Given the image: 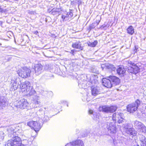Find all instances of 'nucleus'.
<instances>
[{"mask_svg": "<svg viewBox=\"0 0 146 146\" xmlns=\"http://www.w3.org/2000/svg\"><path fill=\"white\" fill-rule=\"evenodd\" d=\"M31 70L26 67H24L19 69L17 71V74L19 76L24 78H26L30 76Z\"/></svg>", "mask_w": 146, "mask_h": 146, "instance_id": "1", "label": "nucleus"}, {"mask_svg": "<svg viewBox=\"0 0 146 146\" xmlns=\"http://www.w3.org/2000/svg\"><path fill=\"white\" fill-rule=\"evenodd\" d=\"M141 103L140 100L137 99L135 102L129 104L127 107V111L130 113H133L138 109Z\"/></svg>", "mask_w": 146, "mask_h": 146, "instance_id": "2", "label": "nucleus"}, {"mask_svg": "<svg viewBox=\"0 0 146 146\" xmlns=\"http://www.w3.org/2000/svg\"><path fill=\"white\" fill-rule=\"evenodd\" d=\"M123 114L121 113H115L113 115L112 119L114 123L117 121L118 123H122L123 121Z\"/></svg>", "mask_w": 146, "mask_h": 146, "instance_id": "3", "label": "nucleus"}, {"mask_svg": "<svg viewBox=\"0 0 146 146\" xmlns=\"http://www.w3.org/2000/svg\"><path fill=\"white\" fill-rule=\"evenodd\" d=\"M8 144H9L11 146H21V141L20 138L17 136H15L13 137L11 140L8 141Z\"/></svg>", "mask_w": 146, "mask_h": 146, "instance_id": "4", "label": "nucleus"}, {"mask_svg": "<svg viewBox=\"0 0 146 146\" xmlns=\"http://www.w3.org/2000/svg\"><path fill=\"white\" fill-rule=\"evenodd\" d=\"M19 82H20V81L19 78L16 77L13 78L11 82L10 90L14 91L16 90L18 87Z\"/></svg>", "mask_w": 146, "mask_h": 146, "instance_id": "5", "label": "nucleus"}, {"mask_svg": "<svg viewBox=\"0 0 146 146\" xmlns=\"http://www.w3.org/2000/svg\"><path fill=\"white\" fill-rule=\"evenodd\" d=\"M134 126L136 129L142 132H144L146 131V127L141 122L136 121L134 122Z\"/></svg>", "mask_w": 146, "mask_h": 146, "instance_id": "6", "label": "nucleus"}, {"mask_svg": "<svg viewBox=\"0 0 146 146\" xmlns=\"http://www.w3.org/2000/svg\"><path fill=\"white\" fill-rule=\"evenodd\" d=\"M28 105V103L27 100L24 99H22L18 102L16 106L17 108L24 109Z\"/></svg>", "mask_w": 146, "mask_h": 146, "instance_id": "7", "label": "nucleus"}, {"mask_svg": "<svg viewBox=\"0 0 146 146\" xmlns=\"http://www.w3.org/2000/svg\"><path fill=\"white\" fill-rule=\"evenodd\" d=\"M107 128L110 132L112 133H115L116 132V126L115 123H108Z\"/></svg>", "mask_w": 146, "mask_h": 146, "instance_id": "8", "label": "nucleus"}, {"mask_svg": "<svg viewBox=\"0 0 146 146\" xmlns=\"http://www.w3.org/2000/svg\"><path fill=\"white\" fill-rule=\"evenodd\" d=\"M36 93V92L33 88V87L30 86L24 92V94L25 95L29 97L35 94Z\"/></svg>", "mask_w": 146, "mask_h": 146, "instance_id": "9", "label": "nucleus"}, {"mask_svg": "<svg viewBox=\"0 0 146 146\" xmlns=\"http://www.w3.org/2000/svg\"><path fill=\"white\" fill-rule=\"evenodd\" d=\"M110 77L112 87L118 85L120 83V79L119 78L115 76H110Z\"/></svg>", "mask_w": 146, "mask_h": 146, "instance_id": "10", "label": "nucleus"}, {"mask_svg": "<svg viewBox=\"0 0 146 146\" xmlns=\"http://www.w3.org/2000/svg\"><path fill=\"white\" fill-rule=\"evenodd\" d=\"M111 81L110 80V77L108 78H104L102 80V83L103 85L107 88H111L112 87Z\"/></svg>", "mask_w": 146, "mask_h": 146, "instance_id": "11", "label": "nucleus"}, {"mask_svg": "<svg viewBox=\"0 0 146 146\" xmlns=\"http://www.w3.org/2000/svg\"><path fill=\"white\" fill-rule=\"evenodd\" d=\"M139 71V67L136 64H134L132 67H130L128 69V72L132 74H136Z\"/></svg>", "mask_w": 146, "mask_h": 146, "instance_id": "12", "label": "nucleus"}, {"mask_svg": "<svg viewBox=\"0 0 146 146\" xmlns=\"http://www.w3.org/2000/svg\"><path fill=\"white\" fill-rule=\"evenodd\" d=\"M43 67L42 65L40 63H38L35 65L34 70L36 75H38L41 73Z\"/></svg>", "mask_w": 146, "mask_h": 146, "instance_id": "13", "label": "nucleus"}, {"mask_svg": "<svg viewBox=\"0 0 146 146\" xmlns=\"http://www.w3.org/2000/svg\"><path fill=\"white\" fill-rule=\"evenodd\" d=\"M125 125L127 126L124 127L125 128L127 129L126 130V133L129 134L133 135V136H135L137 134V132L135 131L134 129L133 128H128V127L129 125L128 123H126Z\"/></svg>", "mask_w": 146, "mask_h": 146, "instance_id": "14", "label": "nucleus"}, {"mask_svg": "<svg viewBox=\"0 0 146 146\" xmlns=\"http://www.w3.org/2000/svg\"><path fill=\"white\" fill-rule=\"evenodd\" d=\"M20 88L21 90V91L24 92L26 89L31 86L30 82L28 81H26L21 84L20 85Z\"/></svg>", "mask_w": 146, "mask_h": 146, "instance_id": "15", "label": "nucleus"}, {"mask_svg": "<svg viewBox=\"0 0 146 146\" xmlns=\"http://www.w3.org/2000/svg\"><path fill=\"white\" fill-rule=\"evenodd\" d=\"M73 16V14L71 11H70L67 13L66 15H62V20L64 21H67L70 19Z\"/></svg>", "mask_w": 146, "mask_h": 146, "instance_id": "16", "label": "nucleus"}, {"mask_svg": "<svg viewBox=\"0 0 146 146\" xmlns=\"http://www.w3.org/2000/svg\"><path fill=\"white\" fill-rule=\"evenodd\" d=\"M80 142L81 143H83L81 140H78L70 142L69 143L67 144L65 146H80L79 143Z\"/></svg>", "mask_w": 146, "mask_h": 146, "instance_id": "17", "label": "nucleus"}, {"mask_svg": "<svg viewBox=\"0 0 146 146\" xmlns=\"http://www.w3.org/2000/svg\"><path fill=\"white\" fill-rule=\"evenodd\" d=\"M6 101L3 97L0 98V109H1L3 107H5L7 104Z\"/></svg>", "mask_w": 146, "mask_h": 146, "instance_id": "18", "label": "nucleus"}, {"mask_svg": "<svg viewBox=\"0 0 146 146\" xmlns=\"http://www.w3.org/2000/svg\"><path fill=\"white\" fill-rule=\"evenodd\" d=\"M117 73L119 75L124 74L125 72V69L123 66H120L117 70Z\"/></svg>", "mask_w": 146, "mask_h": 146, "instance_id": "19", "label": "nucleus"}, {"mask_svg": "<svg viewBox=\"0 0 146 146\" xmlns=\"http://www.w3.org/2000/svg\"><path fill=\"white\" fill-rule=\"evenodd\" d=\"M92 95L96 96L100 94V92L97 87L92 86L91 87Z\"/></svg>", "mask_w": 146, "mask_h": 146, "instance_id": "20", "label": "nucleus"}, {"mask_svg": "<svg viewBox=\"0 0 146 146\" xmlns=\"http://www.w3.org/2000/svg\"><path fill=\"white\" fill-rule=\"evenodd\" d=\"M99 109L100 111H102L107 113L109 112V107L107 106H100Z\"/></svg>", "mask_w": 146, "mask_h": 146, "instance_id": "21", "label": "nucleus"}, {"mask_svg": "<svg viewBox=\"0 0 146 146\" xmlns=\"http://www.w3.org/2000/svg\"><path fill=\"white\" fill-rule=\"evenodd\" d=\"M140 139L141 143V146H146V139L145 137L143 135L140 136Z\"/></svg>", "mask_w": 146, "mask_h": 146, "instance_id": "22", "label": "nucleus"}, {"mask_svg": "<svg viewBox=\"0 0 146 146\" xmlns=\"http://www.w3.org/2000/svg\"><path fill=\"white\" fill-rule=\"evenodd\" d=\"M127 31L128 33L132 35L134 32V29L132 26H130L127 29Z\"/></svg>", "mask_w": 146, "mask_h": 146, "instance_id": "23", "label": "nucleus"}, {"mask_svg": "<svg viewBox=\"0 0 146 146\" xmlns=\"http://www.w3.org/2000/svg\"><path fill=\"white\" fill-rule=\"evenodd\" d=\"M72 46L74 48H76L80 50H82L83 48L81 46L80 44H78L77 42L72 44Z\"/></svg>", "mask_w": 146, "mask_h": 146, "instance_id": "24", "label": "nucleus"}, {"mask_svg": "<svg viewBox=\"0 0 146 146\" xmlns=\"http://www.w3.org/2000/svg\"><path fill=\"white\" fill-rule=\"evenodd\" d=\"M106 68L108 69H111L112 70H114L115 68L114 66L109 64H107L105 66Z\"/></svg>", "mask_w": 146, "mask_h": 146, "instance_id": "25", "label": "nucleus"}, {"mask_svg": "<svg viewBox=\"0 0 146 146\" xmlns=\"http://www.w3.org/2000/svg\"><path fill=\"white\" fill-rule=\"evenodd\" d=\"M39 97L37 96H35L33 97V100L36 104H39L40 103V101L38 100H39Z\"/></svg>", "mask_w": 146, "mask_h": 146, "instance_id": "26", "label": "nucleus"}, {"mask_svg": "<svg viewBox=\"0 0 146 146\" xmlns=\"http://www.w3.org/2000/svg\"><path fill=\"white\" fill-rule=\"evenodd\" d=\"M33 128V129L36 132L38 131L40 129V124L37 123V125H35L34 127Z\"/></svg>", "mask_w": 146, "mask_h": 146, "instance_id": "27", "label": "nucleus"}, {"mask_svg": "<svg viewBox=\"0 0 146 146\" xmlns=\"http://www.w3.org/2000/svg\"><path fill=\"white\" fill-rule=\"evenodd\" d=\"M35 125H37V122L36 121H31L28 123V125L31 127L32 128L34 127Z\"/></svg>", "mask_w": 146, "mask_h": 146, "instance_id": "28", "label": "nucleus"}, {"mask_svg": "<svg viewBox=\"0 0 146 146\" xmlns=\"http://www.w3.org/2000/svg\"><path fill=\"white\" fill-rule=\"evenodd\" d=\"M98 43V41L97 40H95L93 42H89L88 43V46L91 47H94L96 46Z\"/></svg>", "mask_w": 146, "mask_h": 146, "instance_id": "29", "label": "nucleus"}, {"mask_svg": "<svg viewBox=\"0 0 146 146\" xmlns=\"http://www.w3.org/2000/svg\"><path fill=\"white\" fill-rule=\"evenodd\" d=\"M117 108L116 106L109 107V112H113L116 110Z\"/></svg>", "mask_w": 146, "mask_h": 146, "instance_id": "30", "label": "nucleus"}, {"mask_svg": "<svg viewBox=\"0 0 146 146\" xmlns=\"http://www.w3.org/2000/svg\"><path fill=\"white\" fill-rule=\"evenodd\" d=\"M7 131L8 132L9 135L11 134H13L14 133V129L12 127H9L7 129Z\"/></svg>", "mask_w": 146, "mask_h": 146, "instance_id": "31", "label": "nucleus"}, {"mask_svg": "<svg viewBox=\"0 0 146 146\" xmlns=\"http://www.w3.org/2000/svg\"><path fill=\"white\" fill-rule=\"evenodd\" d=\"M52 10H53V11H55V12H56V13H57L58 14L62 10L61 9L57 8H54Z\"/></svg>", "mask_w": 146, "mask_h": 146, "instance_id": "32", "label": "nucleus"}, {"mask_svg": "<svg viewBox=\"0 0 146 146\" xmlns=\"http://www.w3.org/2000/svg\"><path fill=\"white\" fill-rule=\"evenodd\" d=\"M95 27L94 25V24H92L90 25L88 28V30L89 31H90L91 29H93Z\"/></svg>", "mask_w": 146, "mask_h": 146, "instance_id": "33", "label": "nucleus"}, {"mask_svg": "<svg viewBox=\"0 0 146 146\" xmlns=\"http://www.w3.org/2000/svg\"><path fill=\"white\" fill-rule=\"evenodd\" d=\"M4 138V133L3 131H0V139L3 140Z\"/></svg>", "mask_w": 146, "mask_h": 146, "instance_id": "34", "label": "nucleus"}, {"mask_svg": "<svg viewBox=\"0 0 146 146\" xmlns=\"http://www.w3.org/2000/svg\"><path fill=\"white\" fill-rule=\"evenodd\" d=\"M142 107V110H143L144 111H146V104H143Z\"/></svg>", "mask_w": 146, "mask_h": 146, "instance_id": "35", "label": "nucleus"}, {"mask_svg": "<svg viewBox=\"0 0 146 146\" xmlns=\"http://www.w3.org/2000/svg\"><path fill=\"white\" fill-rule=\"evenodd\" d=\"M91 71L93 73H96L98 72V71L94 68L91 69Z\"/></svg>", "mask_w": 146, "mask_h": 146, "instance_id": "36", "label": "nucleus"}, {"mask_svg": "<svg viewBox=\"0 0 146 146\" xmlns=\"http://www.w3.org/2000/svg\"><path fill=\"white\" fill-rule=\"evenodd\" d=\"M128 64L129 65H130V67H132L134 64H135L133 62L131 61H129Z\"/></svg>", "mask_w": 146, "mask_h": 146, "instance_id": "37", "label": "nucleus"}, {"mask_svg": "<svg viewBox=\"0 0 146 146\" xmlns=\"http://www.w3.org/2000/svg\"><path fill=\"white\" fill-rule=\"evenodd\" d=\"M51 14L53 15L58 14L57 13H56V12H55V11H53L52 9V10Z\"/></svg>", "mask_w": 146, "mask_h": 146, "instance_id": "38", "label": "nucleus"}, {"mask_svg": "<svg viewBox=\"0 0 146 146\" xmlns=\"http://www.w3.org/2000/svg\"><path fill=\"white\" fill-rule=\"evenodd\" d=\"M88 112L90 114H92L93 112V110H89Z\"/></svg>", "mask_w": 146, "mask_h": 146, "instance_id": "39", "label": "nucleus"}, {"mask_svg": "<svg viewBox=\"0 0 146 146\" xmlns=\"http://www.w3.org/2000/svg\"><path fill=\"white\" fill-rule=\"evenodd\" d=\"M33 33L35 35H37L38 33V32L37 31H34L33 32Z\"/></svg>", "mask_w": 146, "mask_h": 146, "instance_id": "40", "label": "nucleus"}, {"mask_svg": "<svg viewBox=\"0 0 146 146\" xmlns=\"http://www.w3.org/2000/svg\"><path fill=\"white\" fill-rule=\"evenodd\" d=\"M68 0H61V1L62 3H65Z\"/></svg>", "mask_w": 146, "mask_h": 146, "instance_id": "41", "label": "nucleus"}, {"mask_svg": "<svg viewBox=\"0 0 146 146\" xmlns=\"http://www.w3.org/2000/svg\"><path fill=\"white\" fill-rule=\"evenodd\" d=\"M100 20H98V21L96 20V23H97V25H98L99 24V23H100Z\"/></svg>", "mask_w": 146, "mask_h": 146, "instance_id": "42", "label": "nucleus"}, {"mask_svg": "<svg viewBox=\"0 0 146 146\" xmlns=\"http://www.w3.org/2000/svg\"><path fill=\"white\" fill-rule=\"evenodd\" d=\"M80 143V146H84V144H83V143H80H80Z\"/></svg>", "mask_w": 146, "mask_h": 146, "instance_id": "43", "label": "nucleus"}, {"mask_svg": "<svg viewBox=\"0 0 146 146\" xmlns=\"http://www.w3.org/2000/svg\"><path fill=\"white\" fill-rule=\"evenodd\" d=\"M104 67H105V66L104 65L103 66H102L101 68H102V69L103 70H104V69L105 68Z\"/></svg>", "mask_w": 146, "mask_h": 146, "instance_id": "44", "label": "nucleus"}, {"mask_svg": "<svg viewBox=\"0 0 146 146\" xmlns=\"http://www.w3.org/2000/svg\"><path fill=\"white\" fill-rule=\"evenodd\" d=\"M42 108H40L39 110V111H40V112L41 111H42Z\"/></svg>", "mask_w": 146, "mask_h": 146, "instance_id": "45", "label": "nucleus"}, {"mask_svg": "<svg viewBox=\"0 0 146 146\" xmlns=\"http://www.w3.org/2000/svg\"><path fill=\"white\" fill-rule=\"evenodd\" d=\"M3 11V9L0 7V12H2Z\"/></svg>", "mask_w": 146, "mask_h": 146, "instance_id": "46", "label": "nucleus"}, {"mask_svg": "<svg viewBox=\"0 0 146 146\" xmlns=\"http://www.w3.org/2000/svg\"><path fill=\"white\" fill-rule=\"evenodd\" d=\"M34 12H31L30 13H31V14H34Z\"/></svg>", "mask_w": 146, "mask_h": 146, "instance_id": "47", "label": "nucleus"}, {"mask_svg": "<svg viewBox=\"0 0 146 146\" xmlns=\"http://www.w3.org/2000/svg\"><path fill=\"white\" fill-rule=\"evenodd\" d=\"M13 0L14 1H18L19 0Z\"/></svg>", "mask_w": 146, "mask_h": 146, "instance_id": "48", "label": "nucleus"}, {"mask_svg": "<svg viewBox=\"0 0 146 146\" xmlns=\"http://www.w3.org/2000/svg\"><path fill=\"white\" fill-rule=\"evenodd\" d=\"M44 108L45 110H46L47 109V108Z\"/></svg>", "mask_w": 146, "mask_h": 146, "instance_id": "49", "label": "nucleus"}, {"mask_svg": "<svg viewBox=\"0 0 146 146\" xmlns=\"http://www.w3.org/2000/svg\"><path fill=\"white\" fill-rule=\"evenodd\" d=\"M135 146H139L138 145H135Z\"/></svg>", "mask_w": 146, "mask_h": 146, "instance_id": "50", "label": "nucleus"}]
</instances>
